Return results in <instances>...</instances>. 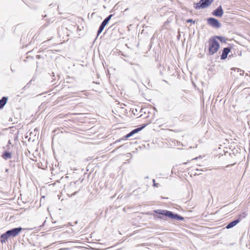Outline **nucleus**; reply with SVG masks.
Instances as JSON below:
<instances>
[{
  "label": "nucleus",
  "mask_w": 250,
  "mask_h": 250,
  "mask_svg": "<svg viewBox=\"0 0 250 250\" xmlns=\"http://www.w3.org/2000/svg\"><path fill=\"white\" fill-rule=\"evenodd\" d=\"M155 212L158 214L165 215L173 219H176L181 221H183L184 219V217H183L182 216L177 214L173 213L172 212L167 210L158 209L155 211Z\"/></svg>",
  "instance_id": "1"
},
{
  "label": "nucleus",
  "mask_w": 250,
  "mask_h": 250,
  "mask_svg": "<svg viewBox=\"0 0 250 250\" xmlns=\"http://www.w3.org/2000/svg\"><path fill=\"white\" fill-rule=\"evenodd\" d=\"M220 47V44L214 37L209 40V52L210 54L216 53Z\"/></svg>",
  "instance_id": "2"
},
{
  "label": "nucleus",
  "mask_w": 250,
  "mask_h": 250,
  "mask_svg": "<svg viewBox=\"0 0 250 250\" xmlns=\"http://www.w3.org/2000/svg\"><path fill=\"white\" fill-rule=\"evenodd\" d=\"M214 0H200L199 2L194 4V8L196 9L206 8L209 6Z\"/></svg>",
  "instance_id": "3"
},
{
  "label": "nucleus",
  "mask_w": 250,
  "mask_h": 250,
  "mask_svg": "<svg viewBox=\"0 0 250 250\" xmlns=\"http://www.w3.org/2000/svg\"><path fill=\"white\" fill-rule=\"evenodd\" d=\"M207 22L208 25L215 28H219L221 27V24L218 20L214 18L207 19Z\"/></svg>",
  "instance_id": "4"
},
{
  "label": "nucleus",
  "mask_w": 250,
  "mask_h": 250,
  "mask_svg": "<svg viewBox=\"0 0 250 250\" xmlns=\"http://www.w3.org/2000/svg\"><path fill=\"white\" fill-rule=\"evenodd\" d=\"M113 16L112 14L109 15L108 17H107L102 22L101 24L99 29L97 32V37L101 33V32L103 31L105 26L108 24L109 21Z\"/></svg>",
  "instance_id": "5"
},
{
  "label": "nucleus",
  "mask_w": 250,
  "mask_h": 250,
  "mask_svg": "<svg viewBox=\"0 0 250 250\" xmlns=\"http://www.w3.org/2000/svg\"><path fill=\"white\" fill-rule=\"evenodd\" d=\"M22 229L21 227H18L11 229L7 231V234L9 235V237H14L17 236L22 230Z\"/></svg>",
  "instance_id": "6"
},
{
  "label": "nucleus",
  "mask_w": 250,
  "mask_h": 250,
  "mask_svg": "<svg viewBox=\"0 0 250 250\" xmlns=\"http://www.w3.org/2000/svg\"><path fill=\"white\" fill-rule=\"evenodd\" d=\"M224 12L221 6H219L212 12V14L217 17H221L223 15Z\"/></svg>",
  "instance_id": "7"
},
{
  "label": "nucleus",
  "mask_w": 250,
  "mask_h": 250,
  "mask_svg": "<svg viewBox=\"0 0 250 250\" xmlns=\"http://www.w3.org/2000/svg\"><path fill=\"white\" fill-rule=\"evenodd\" d=\"M230 52V48L229 47H225L223 49L221 55V59L224 60L227 58L229 53Z\"/></svg>",
  "instance_id": "8"
},
{
  "label": "nucleus",
  "mask_w": 250,
  "mask_h": 250,
  "mask_svg": "<svg viewBox=\"0 0 250 250\" xmlns=\"http://www.w3.org/2000/svg\"><path fill=\"white\" fill-rule=\"evenodd\" d=\"M1 157L5 160L10 159L12 158V153L9 151H5L3 152Z\"/></svg>",
  "instance_id": "9"
},
{
  "label": "nucleus",
  "mask_w": 250,
  "mask_h": 250,
  "mask_svg": "<svg viewBox=\"0 0 250 250\" xmlns=\"http://www.w3.org/2000/svg\"><path fill=\"white\" fill-rule=\"evenodd\" d=\"M239 221H240L239 219H236L235 220H233V221L230 222V223H229L228 224V225L226 226V228L227 229L232 228L233 227H234L235 225H236L239 222Z\"/></svg>",
  "instance_id": "10"
},
{
  "label": "nucleus",
  "mask_w": 250,
  "mask_h": 250,
  "mask_svg": "<svg viewBox=\"0 0 250 250\" xmlns=\"http://www.w3.org/2000/svg\"><path fill=\"white\" fill-rule=\"evenodd\" d=\"M9 235L7 234V231H6L3 234H1L0 236V241L1 243H5L7 240L8 238H9Z\"/></svg>",
  "instance_id": "11"
},
{
  "label": "nucleus",
  "mask_w": 250,
  "mask_h": 250,
  "mask_svg": "<svg viewBox=\"0 0 250 250\" xmlns=\"http://www.w3.org/2000/svg\"><path fill=\"white\" fill-rule=\"evenodd\" d=\"M7 97H3L0 100V109H2L3 107L7 101Z\"/></svg>",
  "instance_id": "12"
},
{
  "label": "nucleus",
  "mask_w": 250,
  "mask_h": 250,
  "mask_svg": "<svg viewBox=\"0 0 250 250\" xmlns=\"http://www.w3.org/2000/svg\"><path fill=\"white\" fill-rule=\"evenodd\" d=\"M214 38H215L216 40V39H217L221 42H224V43L226 42L228 40V39L227 38H226L225 37H223V36H216Z\"/></svg>",
  "instance_id": "13"
},
{
  "label": "nucleus",
  "mask_w": 250,
  "mask_h": 250,
  "mask_svg": "<svg viewBox=\"0 0 250 250\" xmlns=\"http://www.w3.org/2000/svg\"><path fill=\"white\" fill-rule=\"evenodd\" d=\"M134 133L133 132V131L132 130L130 132H129L128 134H127L126 135H125V136L122 139H121L120 140H117L116 143L117 142H120L121 140H124V139H126L131 136H132L133 135H134Z\"/></svg>",
  "instance_id": "14"
},
{
  "label": "nucleus",
  "mask_w": 250,
  "mask_h": 250,
  "mask_svg": "<svg viewBox=\"0 0 250 250\" xmlns=\"http://www.w3.org/2000/svg\"><path fill=\"white\" fill-rule=\"evenodd\" d=\"M144 127L145 126L140 127H138L137 128L133 129L132 131H133L134 133L135 134L138 132L139 131H141Z\"/></svg>",
  "instance_id": "15"
},
{
  "label": "nucleus",
  "mask_w": 250,
  "mask_h": 250,
  "mask_svg": "<svg viewBox=\"0 0 250 250\" xmlns=\"http://www.w3.org/2000/svg\"><path fill=\"white\" fill-rule=\"evenodd\" d=\"M187 22H193V23H194L195 21H193L192 19H188L187 21Z\"/></svg>",
  "instance_id": "16"
},
{
  "label": "nucleus",
  "mask_w": 250,
  "mask_h": 250,
  "mask_svg": "<svg viewBox=\"0 0 250 250\" xmlns=\"http://www.w3.org/2000/svg\"><path fill=\"white\" fill-rule=\"evenodd\" d=\"M153 182L154 186L155 187H158V185H159V184H156V183H155V180H153Z\"/></svg>",
  "instance_id": "17"
},
{
  "label": "nucleus",
  "mask_w": 250,
  "mask_h": 250,
  "mask_svg": "<svg viewBox=\"0 0 250 250\" xmlns=\"http://www.w3.org/2000/svg\"><path fill=\"white\" fill-rule=\"evenodd\" d=\"M153 182L154 186L155 187H158V185H159V184H156V183H155V180H153Z\"/></svg>",
  "instance_id": "18"
},
{
  "label": "nucleus",
  "mask_w": 250,
  "mask_h": 250,
  "mask_svg": "<svg viewBox=\"0 0 250 250\" xmlns=\"http://www.w3.org/2000/svg\"><path fill=\"white\" fill-rule=\"evenodd\" d=\"M153 182L154 186L155 187H158V185H159V184H156V183H155V180H153Z\"/></svg>",
  "instance_id": "19"
},
{
  "label": "nucleus",
  "mask_w": 250,
  "mask_h": 250,
  "mask_svg": "<svg viewBox=\"0 0 250 250\" xmlns=\"http://www.w3.org/2000/svg\"><path fill=\"white\" fill-rule=\"evenodd\" d=\"M164 67V65H161V64L159 65V69H160V71H162V70H161V67Z\"/></svg>",
  "instance_id": "20"
},
{
  "label": "nucleus",
  "mask_w": 250,
  "mask_h": 250,
  "mask_svg": "<svg viewBox=\"0 0 250 250\" xmlns=\"http://www.w3.org/2000/svg\"><path fill=\"white\" fill-rule=\"evenodd\" d=\"M236 69L238 70V71H239V70H240V72H242V73H240V75H243V74L244 73V71H242V70H240V69H238V68H236Z\"/></svg>",
  "instance_id": "21"
},
{
  "label": "nucleus",
  "mask_w": 250,
  "mask_h": 250,
  "mask_svg": "<svg viewBox=\"0 0 250 250\" xmlns=\"http://www.w3.org/2000/svg\"><path fill=\"white\" fill-rule=\"evenodd\" d=\"M47 42V41H45V42H43V43H45Z\"/></svg>",
  "instance_id": "22"
},
{
  "label": "nucleus",
  "mask_w": 250,
  "mask_h": 250,
  "mask_svg": "<svg viewBox=\"0 0 250 250\" xmlns=\"http://www.w3.org/2000/svg\"><path fill=\"white\" fill-rule=\"evenodd\" d=\"M11 70H12V71H13V68H12V67H11Z\"/></svg>",
  "instance_id": "23"
},
{
  "label": "nucleus",
  "mask_w": 250,
  "mask_h": 250,
  "mask_svg": "<svg viewBox=\"0 0 250 250\" xmlns=\"http://www.w3.org/2000/svg\"><path fill=\"white\" fill-rule=\"evenodd\" d=\"M103 66L104 67V63H103Z\"/></svg>",
  "instance_id": "24"
}]
</instances>
